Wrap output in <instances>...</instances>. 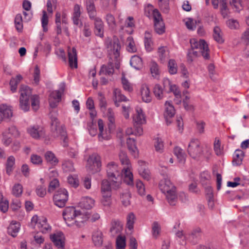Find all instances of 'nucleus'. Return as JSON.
<instances>
[{
    "instance_id": "23",
    "label": "nucleus",
    "mask_w": 249,
    "mask_h": 249,
    "mask_svg": "<svg viewBox=\"0 0 249 249\" xmlns=\"http://www.w3.org/2000/svg\"><path fill=\"white\" fill-rule=\"evenodd\" d=\"M134 124H142L145 123L144 115L141 108L137 107L136 108V113L133 118Z\"/></svg>"
},
{
    "instance_id": "31",
    "label": "nucleus",
    "mask_w": 249,
    "mask_h": 249,
    "mask_svg": "<svg viewBox=\"0 0 249 249\" xmlns=\"http://www.w3.org/2000/svg\"><path fill=\"white\" fill-rule=\"evenodd\" d=\"M63 220L68 226L73 228L81 227L84 226L85 222V220L78 221L75 219H63Z\"/></svg>"
},
{
    "instance_id": "58",
    "label": "nucleus",
    "mask_w": 249,
    "mask_h": 249,
    "mask_svg": "<svg viewBox=\"0 0 249 249\" xmlns=\"http://www.w3.org/2000/svg\"><path fill=\"white\" fill-rule=\"evenodd\" d=\"M22 186L20 184H15L12 190V194L16 197L19 196L22 193Z\"/></svg>"
},
{
    "instance_id": "63",
    "label": "nucleus",
    "mask_w": 249,
    "mask_h": 249,
    "mask_svg": "<svg viewBox=\"0 0 249 249\" xmlns=\"http://www.w3.org/2000/svg\"><path fill=\"white\" fill-rule=\"evenodd\" d=\"M102 199L101 202L105 206H109L111 204V195L102 194Z\"/></svg>"
},
{
    "instance_id": "35",
    "label": "nucleus",
    "mask_w": 249,
    "mask_h": 249,
    "mask_svg": "<svg viewBox=\"0 0 249 249\" xmlns=\"http://www.w3.org/2000/svg\"><path fill=\"white\" fill-rule=\"evenodd\" d=\"M126 143L129 151L134 157H136L138 155V149L136 146L135 140L128 138L127 139Z\"/></svg>"
},
{
    "instance_id": "3",
    "label": "nucleus",
    "mask_w": 249,
    "mask_h": 249,
    "mask_svg": "<svg viewBox=\"0 0 249 249\" xmlns=\"http://www.w3.org/2000/svg\"><path fill=\"white\" fill-rule=\"evenodd\" d=\"M122 170L114 162L109 163L107 167V173L109 179H112V187L115 190L118 189L121 184Z\"/></svg>"
},
{
    "instance_id": "7",
    "label": "nucleus",
    "mask_w": 249,
    "mask_h": 249,
    "mask_svg": "<svg viewBox=\"0 0 249 249\" xmlns=\"http://www.w3.org/2000/svg\"><path fill=\"white\" fill-rule=\"evenodd\" d=\"M191 48L193 49H199L201 50V55L205 59H210L209 49L206 42L203 39L197 41L195 38H192L190 40Z\"/></svg>"
},
{
    "instance_id": "9",
    "label": "nucleus",
    "mask_w": 249,
    "mask_h": 249,
    "mask_svg": "<svg viewBox=\"0 0 249 249\" xmlns=\"http://www.w3.org/2000/svg\"><path fill=\"white\" fill-rule=\"evenodd\" d=\"M200 144L197 139H193L188 145V153L194 159L199 157L202 154L203 150Z\"/></svg>"
},
{
    "instance_id": "5",
    "label": "nucleus",
    "mask_w": 249,
    "mask_h": 249,
    "mask_svg": "<svg viewBox=\"0 0 249 249\" xmlns=\"http://www.w3.org/2000/svg\"><path fill=\"white\" fill-rule=\"evenodd\" d=\"M119 158L122 164L127 165V167L126 168H124L122 169L124 176V181L127 185H133V176L128 166L129 164V160L126 153L124 151H121L119 154Z\"/></svg>"
},
{
    "instance_id": "50",
    "label": "nucleus",
    "mask_w": 249,
    "mask_h": 249,
    "mask_svg": "<svg viewBox=\"0 0 249 249\" xmlns=\"http://www.w3.org/2000/svg\"><path fill=\"white\" fill-rule=\"evenodd\" d=\"M9 208V202L7 199H3L2 195L0 196V210L2 213L6 212Z\"/></svg>"
},
{
    "instance_id": "64",
    "label": "nucleus",
    "mask_w": 249,
    "mask_h": 249,
    "mask_svg": "<svg viewBox=\"0 0 249 249\" xmlns=\"http://www.w3.org/2000/svg\"><path fill=\"white\" fill-rule=\"evenodd\" d=\"M136 187L138 193L141 196L145 195V187L144 184L141 180H137L136 182Z\"/></svg>"
},
{
    "instance_id": "12",
    "label": "nucleus",
    "mask_w": 249,
    "mask_h": 249,
    "mask_svg": "<svg viewBox=\"0 0 249 249\" xmlns=\"http://www.w3.org/2000/svg\"><path fill=\"white\" fill-rule=\"evenodd\" d=\"M13 116L12 107L5 104L0 105V123L4 120H9Z\"/></svg>"
},
{
    "instance_id": "2",
    "label": "nucleus",
    "mask_w": 249,
    "mask_h": 249,
    "mask_svg": "<svg viewBox=\"0 0 249 249\" xmlns=\"http://www.w3.org/2000/svg\"><path fill=\"white\" fill-rule=\"evenodd\" d=\"M159 188L165 196L166 199L170 205L175 206L177 201L176 188L171 181L164 178L159 183Z\"/></svg>"
},
{
    "instance_id": "28",
    "label": "nucleus",
    "mask_w": 249,
    "mask_h": 249,
    "mask_svg": "<svg viewBox=\"0 0 249 249\" xmlns=\"http://www.w3.org/2000/svg\"><path fill=\"white\" fill-rule=\"evenodd\" d=\"M141 96L142 101L145 103L151 101L152 97L148 87L146 85H142L141 89Z\"/></svg>"
},
{
    "instance_id": "60",
    "label": "nucleus",
    "mask_w": 249,
    "mask_h": 249,
    "mask_svg": "<svg viewBox=\"0 0 249 249\" xmlns=\"http://www.w3.org/2000/svg\"><path fill=\"white\" fill-rule=\"evenodd\" d=\"M152 233L153 235L157 238L159 235L160 231V225L158 222H154L152 225Z\"/></svg>"
},
{
    "instance_id": "8",
    "label": "nucleus",
    "mask_w": 249,
    "mask_h": 249,
    "mask_svg": "<svg viewBox=\"0 0 249 249\" xmlns=\"http://www.w3.org/2000/svg\"><path fill=\"white\" fill-rule=\"evenodd\" d=\"M53 200L54 204L59 207H64L68 200V193L64 188L57 190L53 196Z\"/></svg>"
},
{
    "instance_id": "15",
    "label": "nucleus",
    "mask_w": 249,
    "mask_h": 249,
    "mask_svg": "<svg viewBox=\"0 0 249 249\" xmlns=\"http://www.w3.org/2000/svg\"><path fill=\"white\" fill-rule=\"evenodd\" d=\"M165 112L164 113V117L165 118L167 125L171 123L170 119L173 117L175 114L174 107L169 102L166 101L165 103Z\"/></svg>"
},
{
    "instance_id": "14",
    "label": "nucleus",
    "mask_w": 249,
    "mask_h": 249,
    "mask_svg": "<svg viewBox=\"0 0 249 249\" xmlns=\"http://www.w3.org/2000/svg\"><path fill=\"white\" fill-rule=\"evenodd\" d=\"M94 205V200L89 197H83L79 203V207L81 208V211L83 212L84 215H87V212L85 211V209H90Z\"/></svg>"
},
{
    "instance_id": "43",
    "label": "nucleus",
    "mask_w": 249,
    "mask_h": 249,
    "mask_svg": "<svg viewBox=\"0 0 249 249\" xmlns=\"http://www.w3.org/2000/svg\"><path fill=\"white\" fill-rule=\"evenodd\" d=\"M107 117L109 122L108 124V128L109 131H110L111 129L113 128L114 124L115 123L114 113L112 109L110 108H109L107 109Z\"/></svg>"
},
{
    "instance_id": "22",
    "label": "nucleus",
    "mask_w": 249,
    "mask_h": 249,
    "mask_svg": "<svg viewBox=\"0 0 249 249\" xmlns=\"http://www.w3.org/2000/svg\"><path fill=\"white\" fill-rule=\"evenodd\" d=\"M93 20H94L95 35L103 37L104 36V25L102 19L98 17Z\"/></svg>"
},
{
    "instance_id": "53",
    "label": "nucleus",
    "mask_w": 249,
    "mask_h": 249,
    "mask_svg": "<svg viewBox=\"0 0 249 249\" xmlns=\"http://www.w3.org/2000/svg\"><path fill=\"white\" fill-rule=\"evenodd\" d=\"M31 100V106L34 110H37L39 107V100L37 95H33L30 98Z\"/></svg>"
},
{
    "instance_id": "20",
    "label": "nucleus",
    "mask_w": 249,
    "mask_h": 249,
    "mask_svg": "<svg viewBox=\"0 0 249 249\" xmlns=\"http://www.w3.org/2000/svg\"><path fill=\"white\" fill-rule=\"evenodd\" d=\"M28 133L35 139H38L44 134L43 129L38 125H34L27 129Z\"/></svg>"
},
{
    "instance_id": "6",
    "label": "nucleus",
    "mask_w": 249,
    "mask_h": 249,
    "mask_svg": "<svg viewBox=\"0 0 249 249\" xmlns=\"http://www.w3.org/2000/svg\"><path fill=\"white\" fill-rule=\"evenodd\" d=\"M51 119V130L53 136L55 137H61L62 139H63L64 142H66L67 134L64 127L60 125V123L56 117L52 115Z\"/></svg>"
},
{
    "instance_id": "11",
    "label": "nucleus",
    "mask_w": 249,
    "mask_h": 249,
    "mask_svg": "<svg viewBox=\"0 0 249 249\" xmlns=\"http://www.w3.org/2000/svg\"><path fill=\"white\" fill-rule=\"evenodd\" d=\"M88 162V170H89L92 174H94L100 171L101 163L99 156L97 155H92L89 158Z\"/></svg>"
},
{
    "instance_id": "21",
    "label": "nucleus",
    "mask_w": 249,
    "mask_h": 249,
    "mask_svg": "<svg viewBox=\"0 0 249 249\" xmlns=\"http://www.w3.org/2000/svg\"><path fill=\"white\" fill-rule=\"evenodd\" d=\"M20 227V223L15 220H12L7 228L8 233L13 237L17 236Z\"/></svg>"
},
{
    "instance_id": "61",
    "label": "nucleus",
    "mask_w": 249,
    "mask_h": 249,
    "mask_svg": "<svg viewBox=\"0 0 249 249\" xmlns=\"http://www.w3.org/2000/svg\"><path fill=\"white\" fill-rule=\"evenodd\" d=\"M30 160L32 163L35 165H40L42 163V158L36 154H32L31 156Z\"/></svg>"
},
{
    "instance_id": "51",
    "label": "nucleus",
    "mask_w": 249,
    "mask_h": 249,
    "mask_svg": "<svg viewBox=\"0 0 249 249\" xmlns=\"http://www.w3.org/2000/svg\"><path fill=\"white\" fill-rule=\"evenodd\" d=\"M152 41L150 37V35L149 33H145L144 37V45L146 50L150 52L152 49Z\"/></svg>"
},
{
    "instance_id": "38",
    "label": "nucleus",
    "mask_w": 249,
    "mask_h": 249,
    "mask_svg": "<svg viewBox=\"0 0 249 249\" xmlns=\"http://www.w3.org/2000/svg\"><path fill=\"white\" fill-rule=\"evenodd\" d=\"M45 158L48 162H50L52 165H56L58 162L54 154L51 151H47L45 153Z\"/></svg>"
},
{
    "instance_id": "29",
    "label": "nucleus",
    "mask_w": 249,
    "mask_h": 249,
    "mask_svg": "<svg viewBox=\"0 0 249 249\" xmlns=\"http://www.w3.org/2000/svg\"><path fill=\"white\" fill-rule=\"evenodd\" d=\"M98 125L100 131V133L98 135L99 140L102 141L103 140H108L110 138V135L109 134H108L107 132L104 133V123L103 121L101 119H99L98 120Z\"/></svg>"
},
{
    "instance_id": "59",
    "label": "nucleus",
    "mask_w": 249,
    "mask_h": 249,
    "mask_svg": "<svg viewBox=\"0 0 249 249\" xmlns=\"http://www.w3.org/2000/svg\"><path fill=\"white\" fill-rule=\"evenodd\" d=\"M159 5L161 10L164 13H167L169 10L168 0H159Z\"/></svg>"
},
{
    "instance_id": "48",
    "label": "nucleus",
    "mask_w": 249,
    "mask_h": 249,
    "mask_svg": "<svg viewBox=\"0 0 249 249\" xmlns=\"http://www.w3.org/2000/svg\"><path fill=\"white\" fill-rule=\"evenodd\" d=\"M14 164L15 158L12 156L8 157L6 163V172L8 175H10L12 172Z\"/></svg>"
},
{
    "instance_id": "33",
    "label": "nucleus",
    "mask_w": 249,
    "mask_h": 249,
    "mask_svg": "<svg viewBox=\"0 0 249 249\" xmlns=\"http://www.w3.org/2000/svg\"><path fill=\"white\" fill-rule=\"evenodd\" d=\"M201 22L200 19L194 20L192 18H187L185 20V25L188 30L193 31L196 29V25H199Z\"/></svg>"
},
{
    "instance_id": "62",
    "label": "nucleus",
    "mask_w": 249,
    "mask_h": 249,
    "mask_svg": "<svg viewBox=\"0 0 249 249\" xmlns=\"http://www.w3.org/2000/svg\"><path fill=\"white\" fill-rule=\"evenodd\" d=\"M163 142L160 138H158L155 144V147L156 151L161 153L163 149Z\"/></svg>"
},
{
    "instance_id": "39",
    "label": "nucleus",
    "mask_w": 249,
    "mask_h": 249,
    "mask_svg": "<svg viewBox=\"0 0 249 249\" xmlns=\"http://www.w3.org/2000/svg\"><path fill=\"white\" fill-rule=\"evenodd\" d=\"M106 19L109 28L112 30H115L117 26V23L114 17L111 14H107Z\"/></svg>"
},
{
    "instance_id": "4",
    "label": "nucleus",
    "mask_w": 249,
    "mask_h": 249,
    "mask_svg": "<svg viewBox=\"0 0 249 249\" xmlns=\"http://www.w3.org/2000/svg\"><path fill=\"white\" fill-rule=\"evenodd\" d=\"M19 92L20 93L19 107L25 112L28 111L30 109L29 99L33 95L32 90L27 86L22 85Z\"/></svg>"
},
{
    "instance_id": "32",
    "label": "nucleus",
    "mask_w": 249,
    "mask_h": 249,
    "mask_svg": "<svg viewBox=\"0 0 249 249\" xmlns=\"http://www.w3.org/2000/svg\"><path fill=\"white\" fill-rule=\"evenodd\" d=\"M23 77L20 74H18L16 77H12L10 81V89L12 92H15L18 84L22 80Z\"/></svg>"
},
{
    "instance_id": "47",
    "label": "nucleus",
    "mask_w": 249,
    "mask_h": 249,
    "mask_svg": "<svg viewBox=\"0 0 249 249\" xmlns=\"http://www.w3.org/2000/svg\"><path fill=\"white\" fill-rule=\"evenodd\" d=\"M168 68L169 72L171 74H175L177 72V66L174 59H170L168 61Z\"/></svg>"
},
{
    "instance_id": "37",
    "label": "nucleus",
    "mask_w": 249,
    "mask_h": 249,
    "mask_svg": "<svg viewBox=\"0 0 249 249\" xmlns=\"http://www.w3.org/2000/svg\"><path fill=\"white\" fill-rule=\"evenodd\" d=\"M92 241L96 246H101L103 243L102 233L101 231H97L93 232Z\"/></svg>"
},
{
    "instance_id": "52",
    "label": "nucleus",
    "mask_w": 249,
    "mask_h": 249,
    "mask_svg": "<svg viewBox=\"0 0 249 249\" xmlns=\"http://www.w3.org/2000/svg\"><path fill=\"white\" fill-rule=\"evenodd\" d=\"M163 89L159 84H156L153 89L154 93L158 99H161L163 97Z\"/></svg>"
},
{
    "instance_id": "16",
    "label": "nucleus",
    "mask_w": 249,
    "mask_h": 249,
    "mask_svg": "<svg viewBox=\"0 0 249 249\" xmlns=\"http://www.w3.org/2000/svg\"><path fill=\"white\" fill-rule=\"evenodd\" d=\"M84 212L80 210L75 209L73 207H67L63 212V216H68V218H73L84 215Z\"/></svg>"
},
{
    "instance_id": "55",
    "label": "nucleus",
    "mask_w": 249,
    "mask_h": 249,
    "mask_svg": "<svg viewBox=\"0 0 249 249\" xmlns=\"http://www.w3.org/2000/svg\"><path fill=\"white\" fill-rule=\"evenodd\" d=\"M125 238L124 237L119 236L116 239V248L117 249H124L125 247Z\"/></svg>"
},
{
    "instance_id": "56",
    "label": "nucleus",
    "mask_w": 249,
    "mask_h": 249,
    "mask_svg": "<svg viewBox=\"0 0 249 249\" xmlns=\"http://www.w3.org/2000/svg\"><path fill=\"white\" fill-rule=\"evenodd\" d=\"M131 194L129 192L126 191L123 193L121 196L122 202L124 205L127 206L130 204Z\"/></svg>"
},
{
    "instance_id": "36",
    "label": "nucleus",
    "mask_w": 249,
    "mask_h": 249,
    "mask_svg": "<svg viewBox=\"0 0 249 249\" xmlns=\"http://www.w3.org/2000/svg\"><path fill=\"white\" fill-rule=\"evenodd\" d=\"M114 102L117 107H119V105L118 102L126 101H127L126 97L121 93V91L120 89H115L114 90Z\"/></svg>"
},
{
    "instance_id": "40",
    "label": "nucleus",
    "mask_w": 249,
    "mask_h": 249,
    "mask_svg": "<svg viewBox=\"0 0 249 249\" xmlns=\"http://www.w3.org/2000/svg\"><path fill=\"white\" fill-rule=\"evenodd\" d=\"M213 37L214 39L219 43H222L224 42L221 30L218 27H215L213 29Z\"/></svg>"
},
{
    "instance_id": "19",
    "label": "nucleus",
    "mask_w": 249,
    "mask_h": 249,
    "mask_svg": "<svg viewBox=\"0 0 249 249\" xmlns=\"http://www.w3.org/2000/svg\"><path fill=\"white\" fill-rule=\"evenodd\" d=\"M32 222L35 223V226L41 232H45L51 229L47 222V219H31Z\"/></svg>"
},
{
    "instance_id": "17",
    "label": "nucleus",
    "mask_w": 249,
    "mask_h": 249,
    "mask_svg": "<svg viewBox=\"0 0 249 249\" xmlns=\"http://www.w3.org/2000/svg\"><path fill=\"white\" fill-rule=\"evenodd\" d=\"M61 98V92L59 90H55L52 92L50 94L49 102L50 106L52 108L57 107L58 103Z\"/></svg>"
},
{
    "instance_id": "25",
    "label": "nucleus",
    "mask_w": 249,
    "mask_h": 249,
    "mask_svg": "<svg viewBox=\"0 0 249 249\" xmlns=\"http://www.w3.org/2000/svg\"><path fill=\"white\" fill-rule=\"evenodd\" d=\"M201 236V230L197 228L194 229L187 236V240L193 244H196Z\"/></svg>"
},
{
    "instance_id": "54",
    "label": "nucleus",
    "mask_w": 249,
    "mask_h": 249,
    "mask_svg": "<svg viewBox=\"0 0 249 249\" xmlns=\"http://www.w3.org/2000/svg\"><path fill=\"white\" fill-rule=\"evenodd\" d=\"M43 15L41 18V24L44 32L48 31V17L45 11H43Z\"/></svg>"
},
{
    "instance_id": "46",
    "label": "nucleus",
    "mask_w": 249,
    "mask_h": 249,
    "mask_svg": "<svg viewBox=\"0 0 249 249\" xmlns=\"http://www.w3.org/2000/svg\"><path fill=\"white\" fill-rule=\"evenodd\" d=\"M15 24L16 29L18 31L20 32L22 30V18L21 14H17L15 18Z\"/></svg>"
},
{
    "instance_id": "13",
    "label": "nucleus",
    "mask_w": 249,
    "mask_h": 249,
    "mask_svg": "<svg viewBox=\"0 0 249 249\" xmlns=\"http://www.w3.org/2000/svg\"><path fill=\"white\" fill-rule=\"evenodd\" d=\"M51 239L54 245L58 248L62 249L65 246V237L60 231L56 232L51 236Z\"/></svg>"
},
{
    "instance_id": "30",
    "label": "nucleus",
    "mask_w": 249,
    "mask_h": 249,
    "mask_svg": "<svg viewBox=\"0 0 249 249\" xmlns=\"http://www.w3.org/2000/svg\"><path fill=\"white\" fill-rule=\"evenodd\" d=\"M130 64L131 66L135 68L136 70H140L142 66V61L139 56L137 55H134L132 56Z\"/></svg>"
},
{
    "instance_id": "1",
    "label": "nucleus",
    "mask_w": 249,
    "mask_h": 249,
    "mask_svg": "<svg viewBox=\"0 0 249 249\" xmlns=\"http://www.w3.org/2000/svg\"><path fill=\"white\" fill-rule=\"evenodd\" d=\"M106 46L107 50L110 60L107 65H103L100 71V74L111 75L114 73V65L117 69L120 67L119 57L121 48V43L116 36H113L112 39H108L106 41Z\"/></svg>"
},
{
    "instance_id": "42",
    "label": "nucleus",
    "mask_w": 249,
    "mask_h": 249,
    "mask_svg": "<svg viewBox=\"0 0 249 249\" xmlns=\"http://www.w3.org/2000/svg\"><path fill=\"white\" fill-rule=\"evenodd\" d=\"M127 44L126 49L130 53H135L137 51V48L132 37L129 36L127 38Z\"/></svg>"
},
{
    "instance_id": "49",
    "label": "nucleus",
    "mask_w": 249,
    "mask_h": 249,
    "mask_svg": "<svg viewBox=\"0 0 249 249\" xmlns=\"http://www.w3.org/2000/svg\"><path fill=\"white\" fill-rule=\"evenodd\" d=\"M172 92L176 98H178L179 103H181V93L178 87L176 85H173L167 92Z\"/></svg>"
},
{
    "instance_id": "41",
    "label": "nucleus",
    "mask_w": 249,
    "mask_h": 249,
    "mask_svg": "<svg viewBox=\"0 0 249 249\" xmlns=\"http://www.w3.org/2000/svg\"><path fill=\"white\" fill-rule=\"evenodd\" d=\"M158 53L160 61L162 62H164L169 55L167 48L165 47H160L158 50Z\"/></svg>"
},
{
    "instance_id": "57",
    "label": "nucleus",
    "mask_w": 249,
    "mask_h": 249,
    "mask_svg": "<svg viewBox=\"0 0 249 249\" xmlns=\"http://www.w3.org/2000/svg\"><path fill=\"white\" fill-rule=\"evenodd\" d=\"M210 175L207 172H203L200 175V180L203 186H207L209 182Z\"/></svg>"
},
{
    "instance_id": "26",
    "label": "nucleus",
    "mask_w": 249,
    "mask_h": 249,
    "mask_svg": "<svg viewBox=\"0 0 249 249\" xmlns=\"http://www.w3.org/2000/svg\"><path fill=\"white\" fill-rule=\"evenodd\" d=\"M245 153L241 149H236L233 155L232 164L234 165H240L242 164Z\"/></svg>"
},
{
    "instance_id": "34",
    "label": "nucleus",
    "mask_w": 249,
    "mask_h": 249,
    "mask_svg": "<svg viewBox=\"0 0 249 249\" xmlns=\"http://www.w3.org/2000/svg\"><path fill=\"white\" fill-rule=\"evenodd\" d=\"M122 229V225L118 220H114L111 224L110 232L111 235L115 236L119 233Z\"/></svg>"
},
{
    "instance_id": "27",
    "label": "nucleus",
    "mask_w": 249,
    "mask_h": 249,
    "mask_svg": "<svg viewBox=\"0 0 249 249\" xmlns=\"http://www.w3.org/2000/svg\"><path fill=\"white\" fill-rule=\"evenodd\" d=\"M112 179H110V182L107 179H104L101 183L102 194L111 195V189L112 187ZM114 190H115L114 189Z\"/></svg>"
},
{
    "instance_id": "44",
    "label": "nucleus",
    "mask_w": 249,
    "mask_h": 249,
    "mask_svg": "<svg viewBox=\"0 0 249 249\" xmlns=\"http://www.w3.org/2000/svg\"><path fill=\"white\" fill-rule=\"evenodd\" d=\"M174 154L177 156L179 162H183L185 159V154L183 150L179 147L176 146L174 150Z\"/></svg>"
},
{
    "instance_id": "10",
    "label": "nucleus",
    "mask_w": 249,
    "mask_h": 249,
    "mask_svg": "<svg viewBox=\"0 0 249 249\" xmlns=\"http://www.w3.org/2000/svg\"><path fill=\"white\" fill-rule=\"evenodd\" d=\"M153 16L155 31L158 34H162L164 32L165 28L161 15L157 9H154L153 10Z\"/></svg>"
},
{
    "instance_id": "18",
    "label": "nucleus",
    "mask_w": 249,
    "mask_h": 249,
    "mask_svg": "<svg viewBox=\"0 0 249 249\" xmlns=\"http://www.w3.org/2000/svg\"><path fill=\"white\" fill-rule=\"evenodd\" d=\"M138 164L139 167L138 170L139 175L144 179L149 180L150 178V172L146 167V163L144 161L139 160Z\"/></svg>"
},
{
    "instance_id": "24",
    "label": "nucleus",
    "mask_w": 249,
    "mask_h": 249,
    "mask_svg": "<svg viewBox=\"0 0 249 249\" xmlns=\"http://www.w3.org/2000/svg\"><path fill=\"white\" fill-rule=\"evenodd\" d=\"M69 62L70 66L71 68H77V57L76 50L75 48H72L71 50L69 49L68 51Z\"/></svg>"
},
{
    "instance_id": "45",
    "label": "nucleus",
    "mask_w": 249,
    "mask_h": 249,
    "mask_svg": "<svg viewBox=\"0 0 249 249\" xmlns=\"http://www.w3.org/2000/svg\"><path fill=\"white\" fill-rule=\"evenodd\" d=\"M62 169L64 172H73L74 171V168L73 163L70 160H65L62 164Z\"/></svg>"
}]
</instances>
